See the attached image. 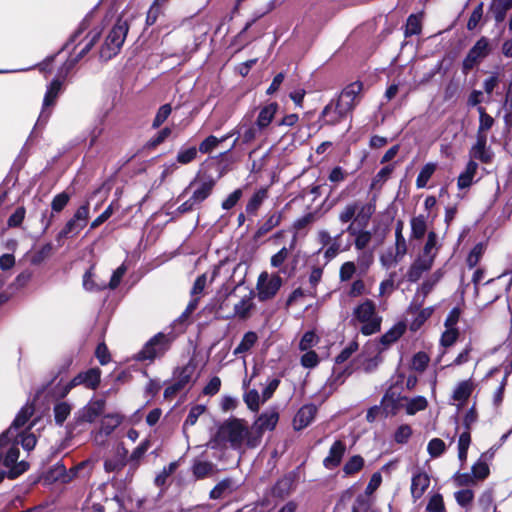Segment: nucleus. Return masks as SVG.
<instances>
[{
  "mask_svg": "<svg viewBox=\"0 0 512 512\" xmlns=\"http://www.w3.org/2000/svg\"><path fill=\"white\" fill-rule=\"evenodd\" d=\"M427 450L432 457H438L444 452L445 443L439 438H434L428 443Z\"/></svg>",
  "mask_w": 512,
  "mask_h": 512,
  "instance_id": "63",
  "label": "nucleus"
},
{
  "mask_svg": "<svg viewBox=\"0 0 512 512\" xmlns=\"http://www.w3.org/2000/svg\"><path fill=\"white\" fill-rule=\"evenodd\" d=\"M178 463L177 462H171L167 467H164V469L156 476L155 478V484L157 486H162L166 483L167 478L174 473V471L177 469Z\"/></svg>",
  "mask_w": 512,
  "mask_h": 512,
  "instance_id": "58",
  "label": "nucleus"
},
{
  "mask_svg": "<svg viewBox=\"0 0 512 512\" xmlns=\"http://www.w3.org/2000/svg\"><path fill=\"white\" fill-rule=\"evenodd\" d=\"M17 438H15L16 443L9 448L4 459V465L9 469L8 477L11 479L18 477L28 469L27 462H17L19 458V448L17 447L19 440Z\"/></svg>",
  "mask_w": 512,
  "mask_h": 512,
  "instance_id": "10",
  "label": "nucleus"
},
{
  "mask_svg": "<svg viewBox=\"0 0 512 512\" xmlns=\"http://www.w3.org/2000/svg\"><path fill=\"white\" fill-rule=\"evenodd\" d=\"M436 170V165L434 163H428L426 164L420 171L418 177H417V180H416V185L418 188H424L429 179L431 178V176L433 175V173L435 172Z\"/></svg>",
  "mask_w": 512,
  "mask_h": 512,
  "instance_id": "47",
  "label": "nucleus"
},
{
  "mask_svg": "<svg viewBox=\"0 0 512 512\" xmlns=\"http://www.w3.org/2000/svg\"><path fill=\"white\" fill-rule=\"evenodd\" d=\"M105 408L104 400H96L91 402L85 409L83 419L87 422H93L100 416Z\"/></svg>",
  "mask_w": 512,
  "mask_h": 512,
  "instance_id": "33",
  "label": "nucleus"
},
{
  "mask_svg": "<svg viewBox=\"0 0 512 512\" xmlns=\"http://www.w3.org/2000/svg\"><path fill=\"white\" fill-rule=\"evenodd\" d=\"M426 510L428 512H446L442 495L439 493L432 495L428 501Z\"/></svg>",
  "mask_w": 512,
  "mask_h": 512,
  "instance_id": "51",
  "label": "nucleus"
},
{
  "mask_svg": "<svg viewBox=\"0 0 512 512\" xmlns=\"http://www.w3.org/2000/svg\"><path fill=\"white\" fill-rule=\"evenodd\" d=\"M316 412L317 407L315 405L310 404L303 406L294 417V428L296 430H301L307 427L314 419Z\"/></svg>",
  "mask_w": 512,
  "mask_h": 512,
  "instance_id": "19",
  "label": "nucleus"
},
{
  "mask_svg": "<svg viewBox=\"0 0 512 512\" xmlns=\"http://www.w3.org/2000/svg\"><path fill=\"white\" fill-rule=\"evenodd\" d=\"M244 402L253 412H257L260 409L261 404H263L260 394L255 389L249 390L245 393Z\"/></svg>",
  "mask_w": 512,
  "mask_h": 512,
  "instance_id": "43",
  "label": "nucleus"
},
{
  "mask_svg": "<svg viewBox=\"0 0 512 512\" xmlns=\"http://www.w3.org/2000/svg\"><path fill=\"white\" fill-rule=\"evenodd\" d=\"M429 363V357L424 352H418L412 359V368L416 371L423 372Z\"/></svg>",
  "mask_w": 512,
  "mask_h": 512,
  "instance_id": "57",
  "label": "nucleus"
},
{
  "mask_svg": "<svg viewBox=\"0 0 512 512\" xmlns=\"http://www.w3.org/2000/svg\"><path fill=\"white\" fill-rule=\"evenodd\" d=\"M172 112V107L170 104H164L162 105L156 115H155V118L153 120V123H152V127L153 128H158L160 127L166 120L167 118L170 116Z\"/></svg>",
  "mask_w": 512,
  "mask_h": 512,
  "instance_id": "52",
  "label": "nucleus"
},
{
  "mask_svg": "<svg viewBox=\"0 0 512 512\" xmlns=\"http://www.w3.org/2000/svg\"><path fill=\"white\" fill-rule=\"evenodd\" d=\"M472 475L475 480H483L489 475V467L485 462L478 461L472 467Z\"/></svg>",
  "mask_w": 512,
  "mask_h": 512,
  "instance_id": "62",
  "label": "nucleus"
},
{
  "mask_svg": "<svg viewBox=\"0 0 512 512\" xmlns=\"http://www.w3.org/2000/svg\"><path fill=\"white\" fill-rule=\"evenodd\" d=\"M99 38H100L99 31L90 32L84 39V45H83L82 49L79 51L77 56L73 60H71V65H74L77 61L82 59L93 48V46L98 42Z\"/></svg>",
  "mask_w": 512,
  "mask_h": 512,
  "instance_id": "31",
  "label": "nucleus"
},
{
  "mask_svg": "<svg viewBox=\"0 0 512 512\" xmlns=\"http://www.w3.org/2000/svg\"><path fill=\"white\" fill-rule=\"evenodd\" d=\"M351 321L354 325L361 324L363 335H372L380 331L382 317L376 311V304L365 299L353 309Z\"/></svg>",
  "mask_w": 512,
  "mask_h": 512,
  "instance_id": "2",
  "label": "nucleus"
},
{
  "mask_svg": "<svg viewBox=\"0 0 512 512\" xmlns=\"http://www.w3.org/2000/svg\"><path fill=\"white\" fill-rule=\"evenodd\" d=\"M279 420V415L275 410H269L261 414L251 427L254 436H258V444L262 435L267 430H273Z\"/></svg>",
  "mask_w": 512,
  "mask_h": 512,
  "instance_id": "13",
  "label": "nucleus"
},
{
  "mask_svg": "<svg viewBox=\"0 0 512 512\" xmlns=\"http://www.w3.org/2000/svg\"><path fill=\"white\" fill-rule=\"evenodd\" d=\"M340 233L336 237H332L331 234L327 230H320L317 233V240L321 244V248L319 252L324 250V257L327 260H331L335 258L339 252L341 251V245L339 239L341 235Z\"/></svg>",
  "mask_w": 512,
  "mask_h": 512,
  "instance_id": "11",
  "label": "nucleus"
},
{
  "mask_svg": "<svg viewBox=\"0 0 512 512\" xmlns=\"http://www.w3.org/2000/svg\"><path fill=\"white\" fill-rule=\"evenodd\" d=\"M170 341L163 333H158L150 339L138 353L139 360H154L162 356L169 348Z\"/></svg>",
  "mask_w": 512,
  "mask_h": 512,
  "instance_id": "5",
  "label": "nucleus"
},
{
  "mask_svg": "<svg viewBox=\"0 0 512 512\" xmlns=\"http://www.w3.org/2000/svg\"><path fill=\"white\" fill-rule=\"evenodd\" d=\"M349 113L342 107L337 100L328 103L321 112V117L325 124L335 125L344 119Z\"/></svg>",
  "mask_w": 512,
  "mask_h": 512,
  "instance_id": "14",
  "label": "nucleus"
},
{
  "mask_svg": "<svg viewBox=\"0 0 512 512\" xmlns=\"http://www.w3.org/2000/svg\"><path fill=\"white\" fill-rule=\"evenodd\" d=\"M197 156V149L195 147H190L185 150H181L177 154V161L180 164H188L192 162Z\"/></svg>",
  "mask_w": 512,
  "mask_h": 512,
  "instance_id": "64",
  "label": "nucleus"
},
{
  "mask_svg": "<svg viewBox=\"0 0 512 512\" xmlns=\"http://www.w3.org/2000/svg\"><path fill=\"white\" fill-rule=\"evenodd\" d=\"M362 89L363 84L361 82H354L346 86L337 99L340 107L350 113L357 105Z\"/></svg>",
  "mask_w": 512,
  "mask_h": 512,
  "instance_id": "12",
  "label": "nucleus"
},
{
  "mask_svg": "<svg viewBox=\"0 0 512 512\" xmlns=\"http://www.w3.org/2000/svg\"><path fill=\"white\" fill-rule=\"evenodd\" d=\"M487 136L486 134L477 135V142L472 147L470 154L472 157L487 163L491 160L490 153L486 150Z\"/></svg>",
  "mask_w": 512,
  "mask_h": 512,
  "instance_id": "26",
  "label": "nucleus"
},
{
  "mask_svg": "<svg viewBox=\"0 0 512 512\" xmlns=\"http://www.w3.org/2000/svg\"><path fill=\"white\" fill-rule=\"evenodd\" d=\"M366 227L349 224L346 232L354 237V245L357 250H364L372 240V233L365 229Z\"/></svg>",
  "mask_w": 512,
  "mask_h": 512,
  "instance_id": "15",
  "label": "nucleus"
},
{
  "mask_svg": "<svg viewBox=\"0 0 512 512\" xmlns=\"http://www.w3.org/2000/svg\"><path fill=\"white\" fill-rule=\"evenodd\" d=\"M477 168H478V165L476 162H474V161L468 162V164L465 168V171L462 172L458 177L457 186L459 189L468 188L472 184V181L476 174Z\"/></svg>",
  "mask_w": 512,
  "mask_h": 512,
  "instance_id": "27",
  "label": "nucleus"
},
{
  "mask_svg": "<svg viewBox=\"0 0 512 512\" xmlns=\"http://www.w3.org/2000/svg\"><path fill=\"white\" fill-rule=\"evenodd\" d=\"M364 467V459L360 455H354L345 463L343 472L345 475H353Z\"/></svg>",
  "mask_w": 512,
  "mask_h": 512,
  "instance_id": "39",
  "label": "nucleus"
},
{
  "mask_svg": "<svg viewBox=\"0 0 512 512\" xmlns=\"http://www.w3.org/2000/svg\"><path fill=\"white\" fill-rule=\"evenodd\" d=\"M129 30L126 20L119 18L100 49V57L107 61L115 56L121 49Z\"/></svg>",
  "mask_w": 512,
  "mask_h": 512,
  "instance_id": "4",
  "label": "nucleus"
},
{
  "mask_svg": "<svg viewBox=\"0 0 512 512\" xmlns=\"http://www.w3.org/2000/svg\"><path fill=\"white\" fill-rule=\"evenodd\" d=\"M427 407V400L422 397L418 396L413 399H410L406 404V412L409 415H414L418 411H422Z\"/></svg>",
  "mask_w": 512,
  "mask_h": 512,
  "instance_id": "49",
  "label": "nucleus"
},
{
  "mask_svg": "<svg viewBox=\"0 0 512 512\" xmlns=\"http://www.w3.org/2000/svg\"><path fill=\"white\" fill-rule=\"evenodd\" d=\"M479 112V128L477 135L479 134H486L488 130L491 129V127L494 124V119L486 113L485 109L483 107H478Z\"/></svg>",
  "mask_w": 512,
  "mask_h": 512,
  "instance_id": "46",
  "label": "nucleus"
},
{
  "mask_svg": "<svg viewBox=\"0 0 512 512\" xmlns=\"http://www.w3.org/2000/svg\"><path fill=\"white\" fill-rule=\"evenodd\" d=\"M214 472V465L210 462H197L193 466V474L198 479H202L212 475Z\"/></svg>",
  "mask_w": 512,
  "mask_h": 512,
  "instance_id": "48",
  "label": "nucleus"
},
{
  "mask_svg": "<svg viewBox=\"0 0 512 512\" xmlns=\"http://www.w3.org/2000/svg\"><path fill=\"white\" fill-rule=\"evenodd\" d=\"M296 243V236L293 237V240L290 244V247H283L276 254L271 257V265L275 268L280 267L288 258L290 251L294 248Z\"/></svg>",
  "mask_w": 512,
  "mask_h": 512,
  "instance_id": "45",
  "label": "nucleus"
},
{
  "mask_svg": "<svg viewBox=\"0 0 512 512\" xmlns=\"http://www.w3.org/2000/svg\"><path fill=\"white\" fill-rule=\"evenodd\" d=\"M317 219H318V214L316 212H310V213L304 215L303 217L299 218L294 223V228L296 230L304 229V228L312 225L314 222H316Z\"/></svg>",
  "mask_w": 512,
  "mask_h": 512,
  "instance_id": "60",
  "label": "nucleus"
},
{
  "mask_svg": "<svg viewBox=\"0 0 512 512\" xmlns=\"http://www.w3.org/2000/svg\"><path fill=\"white\" fill-rule=\"evenodd\" d=\"M261 132L262 131L256 125L241 122L230 133H234V135H239L241 137L242 144H249L252 141H254Z\"/></svg>",
  "mask_w": 512,
  "mask_h": 512,
  "instance_id": "22",
  "label": "nucleus"
},
{
  "mask_svg": "<svg viewBox=\"0 0 512 512\" xmlns=\"http://www.w3.org/2000/svg\"><path fill=\"white\" fill-rule=\"evenodd\" d=\"M282 219V215L279 212H275L267 217V219L261 224L255 233L256 238H261L273 228L277 227Z\"/></svg>",
  "mask_w": 512,
  "mask_h": 512,
  "instance_id": "29",
  "label": "nucleus"
},
{
  "mask_svg": "<svg viewBox=\"0 0 512 512\" xmlns=\"http://www.w3.org/2000/svg\"><path fill=\"white\" fill-rule=\"evenodd\" d=\"M89 218V204L81 205L74 216L66 223L60 232V237H69L77 235L87 224Z\"/></svg>",
  "mask_w": 512,
  "mask_h": 512,
  "instance_id": "8",
  "label": "nucleus"
},
{
  "mask_svg": "<svg viewBox=\"0 0 512 512\" xmlns=\"http://www.w3.org/2000/svg\"><path fill=\"white\" fill-rule=\"evenodd\" d=\"M483 17V3H479L477 7L473 10L468 23L467 29L474 30Z\"/></svg>",
  "mask_w": 512,
  "mask_h": 512,
  "instance_id": "61",
  "label": "nucleus"
},
{
  "mask_svg": "<svg viewBox=\"0 0 512 512\" xmlns=\"http://www.w3.org/2000/svg\"><path fill=\"white\" fill-rule=\"evenodd\" d=\"M471 442L469 431L463 432L458 440V457L461 461L467 458V450Z\"/></svg>",
  "mask_w": 512,
  "mask_h": 512,
  "instance_id": "53",
  "label": "nucleus"
},
{
  "mask_svg": "<svg viewBox=\"0 0 512 512\" xmlns=\"http://www.w3.org/2000/svg\"><path fill=\"white\" fill-rule=\"evenodd\" d=\"M456 502L466 510H468L473 503L474 493L471 489H462L454 494Z\"/></svg>",
  "mask_w": 512,
  "mask_h": 512,
  "instance_id": "42",
  "label": "nucleus"
},
{
  "mask_svg": "<svg viewBox=\"0 0 512 512\" xmlns=\"http://www.w3.org/2000/svg\"><path fill=\"white\" fill-rule=\"evenodd\" d=\"M473 391L472 382L465 380L460 382L454 390L453 399L459 401L461 404L464 403L471 395Z\"/></svg>",
  "mask_w": 512,
  "mask_h": 512,
  "instance_id": "34",
  "label": "nucleus"
},
{
  "mask_svg": "<svg viewBox=\"0 0 512 512\" xmlns=\"http://www.w3.org/2000/svg\"><path fill=\"white\" fill-rule=\"evenodd\" d=\"M411 235L415 239H421L427 230L426 218L423 215L412 218L411 220Z\"/></svg>",
  "mask_w": 512,
  "mask_h": 512,
  "instance_id": "37",
  "label": "nucleus"
},
{
  "mask_svg": "<svg viewBox=\"0 0 512 512\" xmlns=\"http://www.w3.org/2000/svg\"><path fill=\"white\" fill-rule=\"evenodd\" d=\"M232 136H234V133H229L223 136L222 138H217L213 135H210L200 143L199 151L204 154L210 153L213 149H215L218 146L219 143L225 141L226 139Z\"/></svg>",
  "mask_w": 512,
  "mask_h": 512,
  "instance_id": "36",
  "label": "nucleus"
},
{
  "mask_svg": "<svg viewBox=\"0 0 512 512\" xmlns=\"http://www.w3.org/2000/svg\"><path fill=\"white\" fill-rule=\"evenodd\" d=\"M71 412V407L69 404L65 403V402H61V403H58L55 407H54V416H55V421L61 425L63 424V422L67 419V417L69 416Z\"/></svg>",
  "mask_w": 512,
  "mask_h": 512,
  "instance_id": "54",
  "label": "nucleus"
},
{
  "mask_svg": "<svg viewBox=\"0 0 512 512\" xmlns=\"http://www.w3.org/2000/svg\"><path fill=\"white\" fill-rule=\"evenodd\" d=\"M213 442L215 446L229 444L234 449H240L243 445L255 448L258 446V436H254L244 420L233 418L222 423Z\"/></svg>",
  "mask_w": 512,
  "mask_h": 512,
  "instance_id": "1",
  "label": "nucleus"
},
{
  "mask_svg": "<svg viewBox=\"0 0 512 512\" xmlns=\"http://www.w3.org/2000/svg\"><path fill=\"white\" fill-rule=\"evenodd\" d=\"M420 31H421L420 18L415 14L410 15L407 19L405 35L411 36V35L419 34Z\"/></svg>",
  "mask_w": 512,
  "mask_h": 512,
  "instance_id": "56",
  "label": "nucleus"
},
{
  "mask_svg": "<svg viewBox=\"0 0 512 512\" xmlns=\"http://www.w3.org/2000/svg\"><path fill=\"white\" fill-rule=\"evenodd\" d=\"M252 308H253L252 298L250 296H245L237 304H235L234 312H235V315H237L238 317L245 319L249 316V313Z\"/></svg>",
  "mask_w": 512,
  "mask_h": 512,
  "instance_id": "41",
  "label": "nucleus"
},
{
  "mask_svg": "<svg viewBox=\"0 0 512 512\" xmlns=\"http://www.w3.org/2000/svg\"><path fill=\"white\" fill-rule=\"evenodd\" d=\"M374 213V207L370 203L355 200L347 203L339 212V221L343 224H356V226L367 227L369 220Z\"/></svg>",
  "mask_w": 512,
  "mask_h": 512,
  "instance_id": "3",
  "label": "nucleus"
},
{
  "mask_svg": "<svg viewBox=\"0 0 512 512\" xmlns=\"http://www.w3.org/2000/svg\"><path fill=\"white\" fill-rule=\"evenodd\" d=\"M356 272V265L352 261H348L342 264L339 271V278L341 281L350 280Z\"/></svg>",
  "mask_w": 512,
  "mask_h": 512,
  "instance_id": "59",
  "label": "nucleus"
},
{
  "mask_svg": "<svg viewBox=\"0 0 512 512\" xmlns=\"http://www.w3.org/2000/svg\"><path fill=\"white\" fill-rule=\"evenodd\" d=\"M430 485V478L425 472H417L413 475L411 481V494L417 500L422 497Z\"/></svg>",
  "mask_w": 512,
  "mask_h": 512,
  "instance_id": "21",
  "label": "nucleus"
},
{
  "mask_svg": "<svg viewBox=\"0 0 512 512\" xmlns=\"http://www.w3.org/2000/svg\"><path fill=\"white\" fill-rule=\"evenodd\" d=\"M484 251V244L478 243L477 245L474 246L466 260L469 268H474L478 264V262L480 261L481 257L484 254Z\"/></svg>",
  "mask_w": 512,
  "mask_h": 512,
  "instance_id": "50",
  "label": "nucleus"
},
{
  "mask_svg": "<svg viewBox=\"0 0 512 512\" xmlns=\"http://www.w3.org/2000/svg\"><path fill=\"white\" fill-rule=\"evenodd\" d=\"M60 89H61V82L58 81V80H54L49 88H48V91L44 97V103H43V111L40 115V119L42 118H47L48 117V114L46 115L45 114V110L46 108H48L49 106H52L56 100V98L58 97V94L60 92Z\"/></svg>",
  "mask_w": 512,
  "mask_h": 512,
  "instance_id": "28",
  "label": "nucleus"
},
{
  "mask_svg": "<svg viewBox=\"0 0 512 512\" xmlns=\"http://www.w3.org/2000/svg\"><path fill=\"white\" fill-rule=\"evenodd\" d=\"M408 246L406 240H395L393 247L388 248L380 255V262L383 267L390 269L395 267L407 254Z\"/></svg>",
  "mask_w": 512,
  "mask_h": 512,
  "instance_id": "9",
  "label": "nucleus"
},
{
  "mask_svg": "<svg viewBox=\"0 0 512 512\" xmlns=\"http://www.w3.org/2000/svg\"><path fill=\"white\" fill-rule=\"evenodd\" d=\"M438 252L437 246V234L433 231L428 233L427 241L423 247L422 254L420 256L430 258L434 261Z\"/></svg>",
  "mask_w": 512,
  "mask_h": 512,
  "instance_id": "35",
  "label": "nucleus"
},
{
  "mask_svg": "<svg viewBox=\"0 0 512 512\" xmlns=\"http://www.w3.org/2000/svg\"><path fill=\"white\" fill-rule=\"evenodd\" d=\"M127 450L123 447H118L113 457L107 459L104 463L106 472H117L121 470L126 464Z\"/></svg>",
  "mask_w": 512,
  "mask_h": 512,
  "instance_id": "24",
  "label": "nucleus"
},
{
  "mask_svg": "<svg viewBox=\"0 0 512 512\" xmlns=\"http://www.w3.org/2000/svg\"><path fill=\"white\" fill-rule=\"evenodd\" d=\"M193 367L186 366L181 369L177 380L170 386H168L164 391V397L170 398L177 394L180 390L184 389L187 384L191 381V377L193 374Z\"/></svg>",
  "mask_w": 512,
  "mask_h": 512,
  "instance_id": "16",
  "label": "nucleus"
},
{
  "mask_svg": "<svg viewBox=\"0 0 512 512\" xmlns=\"http://www.w3.org/2000/svg\"><path fill=\"white\" fill-rule=\"evenodd\" d=\"M442 277V273L440 271H435L428 279H426L420 288L421 293L424 296H427L434 286L439 282Z\"/></svg>",
  "mask_w": 512,
  "mask_h": 512,
  "instance_id": "55",
  "label": "nucleus"
},
{
  "mask_svg": "<svg viewBox=\"0 0 512 512\" xmlns=\"http://www.w3.org/2000/svg\"><path fill=\"white\" fill-rule=\"evenodd\" d=\"M121 422L122 416L119 414L106 415L102 421L101 429L106 435H109Z\"/></svg>",
  "mask_w": 512,
  "mask_h": 512,
  "instance_id": "44",
  "label": "nucleus"
},
{
  "mask_svg": "<svg viewBox=\"0 0 512 512\" xmlns=\"http://www.w3.org/2000/svg\"><path fill=\"white\" fill-rule=\"evenodd\" d=\"M33 412L34 409L30 405H26L21 409L11 427L4 432L8 434L6 439L4 440V446L8 445L12 439L18 437L17 435L14 434L13 430H16L25 425L29 418L33 415Z\"/></svg>",
  "mask_w": 512,
  "mask_h": 512,
  "instance_id": "17",
  "label": "nucleus"
},
{
  "mask_svg": "<svg viewBox=\"0 0 512 512\" xmlns=\"http://www.w3.org/2000/svg\"><path fill=\"white\" fill-rule=\"evenodd\" d=\"M100 370L93 368L85 373H80L71 382L70 386L74 387L80 384H84L86 387L95 389L100 382Z\"/></svg>",
  "mask_w": 512,
  "mask_h": 512,
  "instance_id": "20",
  "label": "nucleus"
},
{
  "mask_svg": "<svg viewBox=\"0 0 512 512\" xmlns=\"http://www.w3.org/2000/svg\"><path fill=\"white\" fill-rule=\"evenodd\" d=\"M278 107V104L273 102L265 105L260 109L255 125L261 131H264L272 122L277 113Z\"/></svg>",
  "mask_w": 512,
  "mask_h": 512,
  "instance_id": "23",
  "label": "nucleus"
},
{
  "mask_svg": "<svg viewBox=\"0 0 512 512\" xmlns=\"http://www.w3.org/2000/svg\"><path fill=\"white\" fill-rule=\"evenodd\" d=\"M406 326L404 323L395 324L389 331H387L380 338V343L384 346H388L397 341L405 332Z\"/></svg>",
  "mask_w": 512,
  "mask_h": 512,
  "instance_id": "30",
  "label": "nucleus"
},
{
  "mask_svg": "<svg viewBox=\"0 0 512 512\" xmlns=\"http://www.w3.org/2000/svg\"><path fill=\"white\" fill-rule=\"evenodd\" d=\"M281 286L282 279L279 275H268L266 272L261 273L257 283L259 300L266 301L273 298Z\"/></svg>",
  "mask_w": 512,
  "mask_h": 512,
  "instance_id": "7",
  "label": "nucleus"
},
{
  "mask_svg": "<svg viewBox=\"0 0 512 512\" xmlns=\"http://www.w3.org/2000/svg\"><path fill=\"white\" fill-rule=\"evenodd\" d=\"M267 197V190L266 189H260L257 191L252 198L249 200L246 206V211L249 214H255L256 211L259 209L263 201Z\"/></svg>",
  "mask_w": 512,
  "mask_h": 512,
  "instance_id": "40",
  "label": "nucleus"
},
{
  "mask_svg": "<svg viewBox=\"0 0 512 512\" xmlns=\"http://www.w3.org/2000/svg\"><path fill=\"white\" fill-rule=\"evenodd\" d=\"M432 260L427 257L419 256L410 266L408 272H407V279L410 282H416L420 279L422 274L426 271H428L432 265Z\"/></svg>",
  "mask_w": 512,
  "mask_h": 512,
  "instance_id": "18",
  "label": "nucleus"
},
{
  "mask_svg": "<svg viewBox=\"0 0 512 512\" xmlns=\"http://www.w3.org/2000/svg\"><path fill=\"white\" fill-rule=\"evenodd\" d=\"M345 444L342 441H336L330 448L329 455L324 459V465L327 468H333L340 464L345 452Z\"/></svg>",
  "mask_w": 512,
  "mask_h": 512,
  "instance_id": "25",
  "label": "nucleus"
},
{
  "mask_svg": "<svg viewBox=\"0 0 512 512\" xmlns=\"http://www.w3.org/2000/svg\"><path fill=\"white\" fill-rule=\"evenodd\" d=\"M214 185V180H208L200 183L191 196L193 202L199 204L204 201L211 194Z\"/></svg>",
  "mask_w": 512,
  "mask_h": 512,
  "instance_id": "32",
  "label": "nucleus"
},
{
  "mask_svg": "<svg viewBox=\"0 0 512 512\" xmlns=\"http://www.w3.org/2000/svg\"><path fill=\"white\" fill-rule=\"evenodd\" d=\"M257 339H258V337L255 332L249 331V332L245 333L241 342L235 348L234 355L244 353V352L248 351L249 349H251L254 346V344L256 343Z\"/></svg>",
  "mask_w": 512,
  "mask_h": 512,
  "instance_id": "38",
  "label": "nucleus"
},
{
  "mask_svg": "<svg viewBox=\"0 0 512 512\" xmlns=\"http://www.w3.org/2000/svg\"><path fill=\"white\" fill-rule=\"evenodd\" d=\"M491 47L486 37H481L474 46L469 50L467 56L463 60L462 70L467 74L471 69L479 64L485 57L490 54Z\"/></svg>",
  "mask_w": 512,
  "mask_h": 512,
  "instance_id": "6",
  "label": "nucleus"
}]
</instances>
